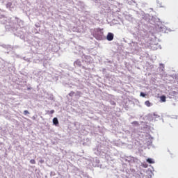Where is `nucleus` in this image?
Returning a JSON list of instances; mask_svg holds the SVG:
<instances>
[{"label": "nucleus", "mask_w": 178, "mask_h": 178, "mask_svg": "<svg viewBox=\"0 0 178 178\" xmlns=\"http://www.w3.org/2000/svg\"><path fill=\"white\" fill-rule=\"evenodd\" d=\"M93 37L96 38V40H101L104 38V32L99 28H96L94 29Z\"/></svg>", "instance_id": "obj_1"}, {"label": "nucleus", "mask_w": 178, "mask_h": 178, "mask_svg": "<svg viewBox=\"0 0 178 178\" xmlns=\"http://www.w3.org/2000/svg\"><path fill=\"white\" fill-rule=\"evenodd\" d=\"M114 35L112 33H108L106 36V40L108 41H112L113 40Z\"/></svg>", "instance_id": "obj_2"}, {"label": "nucleus", "mask_w": 178, "mask_h": 178, "mask_svg": "<svg viewBox=\"0 0 178 178\" xmlns=\"http://www.w3.org/2000/svg\"><path fill=\"white\" fill-rule=\"evenodd\" d=\"M53 123L55 126H58V124H59V121L58 120L57 118H54L53 119Z\"/></svg>", "instance_id": "obj_3"}, {"label": "nucleus", "mask_w": 178, "mask_h": 178, "mask_svg": "<svg viewBox=\"0 0 178 178\" xmlns=\"http://www.w3.org/2000/svg\"><path fill=\"white\" fill-rule=\"evenodd\" d=\"M160 99L162 102H166V96H165V95L161 96Z\"/></svg>", "instance_id": "obj_4"}, {"label": "nucleus", "mask_w": 178, "mask_h": 178, "mask_svg": "<svg viewBox=\"0 0 178 178\" xmlns=\"http://www.w3.org/2000/svg\"><path fill=\"white\" fill-rule=\"evenodd\" d=\"M145 105H146V106L149 107L151 106V102H149V101L147 100L145 102Z\"/></svg>", "instance_id": "obj_5"}, {"label": "nucleus", "mask_w": 178, "mask_h": 178, "mask_svg": "<svg viewBox=\"0 0 178 178\" xmlns=\"http://www.w3.org/2000/svg\"><path fill=\"white\" fill-rule=\"evenodd\" d=\"M147 162H148V163H154V161H152V159H147Z\"/></svg>", "instance_id": "obj_6"}, {"label": "nucleus", "mask_w": 178, "mask_h": 178, "mask_svg": "<svg viewBox=\"0 0 178 178\" xmlns=\"http://www.w3.org/2000/svg\"><path fill=\"white\" fill-rule=\"evenodd\" d=\"M69 96H70V97H74V92L71 91V92L69 93Z\"/></svg>", "instance_id": "obj_7"}, {"label": "nucleus", "mask_w": 178, "mask_h": 178, "mask_svg": "<svg viewBox=\"0 0 178 178\" xmlns=\"http://www.w3.org/2000/svg\"><path fill=\"white\" fill-rule=\"evenodd\" d=\"M30 163H31L32 165H35V160L31 159V160L30 161Z\"/></svg>", "instance_id": "obj_8"}, {"label": "nucleus", "mask_w": 178, "mask_h": 178, "mask_svg": "<svg viewBox=\"0 0 178 178\" xmlns=\"http://www.w3.org/2000/svg\"><path fill=\"white\" fill-rule=\"evenodd\" d=\"M6 6H7V8H10V6H12V3L8 2V3L6 4Z\"/></svg>", "instance_id": "obj_9"}, {"label": "nucleus", "mask_w": 178, "mask_h": 178, "mask_svg": "<svg viewBox=\"0 0 178 178\" xmlns=\"http://www.w3.org/2000/svg\"><path fill=\"white\" fill-rule=\"evenodd\" d=\"M29 113H29V111H27V110H25V111H24V115H29Z\"/></svg>", "instance_id": "obj_10"}, {"label": "nucleus", "mask_w": 178, "mask_h": 178, "mask_svg": "<svg viewBox=\"0 0 178 178\" xmlns=\"http://www.w3.org/2000/svg\"><path fill=\"white\" fill-rule=\"evenodd\" d=\"M132 124H136V126H138V122L134 121L132 122Z\"/></svg>", "instance_id": "obj_11"}, {"label": "nucleus", "mask_w": 178, "mask_h": 178, "mask_svg": "<svg viewBox=\"0 0 178 178\" xmlns=\"http://www.w3.org/2000/svg\"><path fill=\"white\" fill-rule=\"evenodd\" d=\"M50 115H53V113H55V110H51L49 111Z\"/></svg>", "instance_id": "obj_12"}, {"label": "nucleus", "mask_w": 178, "mask_h": 178, "mask_svg": "<svg viewBox=\"0 0 178 178\" xmlns=\"http://www.w3.org/2000/svg\"><path fill=\"white\" fill-rule=\"evenodd\" d=\"M81 63H80V61H79V60H76V62H75V65H79L80 66V64Z\"/></svg>", "instance_id": "obj_13"}, {"label": "nucleus", "mask_w": 178, "mask_h": 178, "mask_svg": "<svg viewBox=\"0 0 178 178\" xmlns=\"http://www.w3.org/2000/svg\"><path fill=\"white\" fill-rule=\"evenodd\" d=\"M140 97H145V95L144 94V92H140Z\"/></svg>", "instance_id": "obj_14"}, {"label": "nucleus", "mask_w": 178, "mask_h": 178, "mask_svg": "<svg viewBox=\"0 0 178 178\" xmlns=\"http://www.w3.org/2000/svg\"><path fill=\"white\" fill-rule=\"evenodd\" d=\"M172 94H173L174 95H176L177 94V92L173 91V92H172Z\"/></svg>", "instance_id": "obj_15"}, {"label": "nucleus", "mask_w": 178, "mask_h": 178, "mask_svg": "<svg viewBox=\"0 0 178 178\" xmlns=\"http://www.w3.org/2000/svg\"><path fill=\"white\" fill-rule=\"evenodd\" d=\"M40 163H44V160H40Z\"/></svg>", "instance_id": "obj_16"}, {"label": "nucleus", "mask_w": 178, "mask_h": 178, "mask_svg": "<svg viewBox=\"0 0 178 178\" xmlns=\"http://www.w3.org/2000/svg\"><path fill=\"white\" fill-rule=\"evenodd\" d=\"M33 119H35V117H33Z\"/></svg>", "instance_id": "obj_17"}]
</instances>
